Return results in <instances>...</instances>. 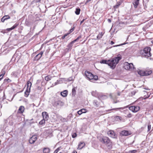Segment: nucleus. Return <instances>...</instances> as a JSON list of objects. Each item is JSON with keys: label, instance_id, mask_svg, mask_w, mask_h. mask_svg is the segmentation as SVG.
I'll return each instance as SVG.
<instances>
[{"label": "nucleus", "instance_id": "60", "mask_svg": "<svg viewBox=\"0 0 153 153\" xmlns=\"http://www.w3.org/2000/svg\"><path fill=\"white\" fill-rule=\"evenodd\" d=\"M63 120H65V119H64L63 118Z\"/></svg>", "mask_w": 153, "mask_h": 153}, {"label": "nucleus", "instance_id": "64", "mask_svg": "<svg viewBox=\"0 0 153 153\" xmlns=\"http://www.w3.org/2000/svg\"><path fill=\"white\" fill-rule=\"evenodd\" d=\"M59 153H62L61 152H60Z\"/></svg>", "mask_w": 153, "mask_h": 153}, {"label": "nucleus", "instance_id": "39", "mask_svg": "<svg viewBox=\"0 0 153 153\" xmlns=\"http://www.w3.org/2000/svg\"><path fill=\"white\" fill-rule=\"evenodd\" d=\"M151 128V126L150 124H149L148 126V131H149L150 130Z\"/></svg>", "mask_w": 153, "mask_h": 153}, {"label": "nucleus", "instance_id": "8", "mask_svg": "<svg viewBox=\"0 0 153 153\" xmlns=\"http://www.w3.org/2000/svg\"><path fill=\"white\" fill-rule=\"evenodd\" d=\"M37 139V136L36 135H33L29 140V142L30 144L33 143Z\"/></svg>", "mask_w": 153, "mask_h": 153}, {"label": "nucleus", "instance_id": "31", "mask_svg": "<svg viewBox=\"0 0 153 153\" xmlns=\"http://www.w3.org/2000/svg\"><path fill=\"white\" fill-rule=\"evenodd\" d=\"M94 105L96 107L99 106V104L97 103V102L96 100H94L93 102Z\"/></svg>", "mask_w": 153, "mask_h": 153}, {"label": "nucleus", "instance_id": "52", "mask_svg": "<svg viewBox=\"0 0 153 153\" xmlns=\"http://www.w3.org/2000/svg\"><path fill=\"white\" fill-rule=\"evenodd\" d=\"M114 44V42H113V41H111V45H113V44Z\"/></svg>", "mask_w": 153, "mask_h": 153}, {"label": "nucleus", "instance_id": "41", "mask_svg": "<svg viewBox=\"0 0 153 153\" xmlns=\"http://www.w3.org/2000/svg\"><path fill=\"white\" fill-rule=\"evenodd\" d=\"M137 92L136 91H134L131 92V94L132 95H135L136 93Z\"/></svg>", "mask_w": 153, "mask_h": 153}, {"label": "nucleus", "instance_id": "18", "mask_svg": "<svg viewBox=\"0 0 153 153\" xmlns=\"http://www.w3.org/2000/svg\"><path fill=\"white\" fill-rule=\"evenodd\" d=\"M50 149L48 148H45L43 150L44 153H49L50 152Z\"/></svg>", "mask_w": 153, "mask_h": 153}, {"label": "nucleus", "instance_id": "20", "mask_svg": "<svg viewBox=\"0 0 153 153\" xmlns=\"http://www.w3.org/2000/svg\"><path fill=\"white\" fill-rule=\"evenodd\" d=\"M24 107L23 106H21L19 108V111L20 113H22L24 112Z\"/></svg>", "mask_w": 153, "mask_h": 153}, {"label": "nucleus", "instance_id": "36", "mask_svg": "<svg viewBox=\"0 0 153 153\" xmlns=\"http://www.w3.org/2000/svg\"><path fill=\"white\" fill-rule=\"evenodd\" d=\"M76 136V133H74L72 134V137L73 138H75Z\"/></svg>", "mask_w": 153, "mask_h": 153}, {"label": "nucleus", "instance_id": "12", "mask_svg": "<svg viewBox=\"0 0 153 153\" xmlns=\"http://www.w3.org/2000/svg\"><path fill=\"white\" fill-rule=\"evenodd\" d=\"M15 119L14 117H11V116L9 117L8 119L10 120L9 123L10 125H13L14 122L15 121Z\"/></svg>", "mask_w": 153, "mask_h": 153}, {"label": "nucleus", "instance_id": "27", "mask_svg": "<svg viewBox=\"0 0 153 153\" xmlns=\"http://www.w3.org/2000/svg\"><path fill=\"white\" fill-rule=\"evenodd\" d=\"M78 39H76L74 40L73 41L71 42L70 44L69 45V46L70 47H71L72 46V44H74L75 42Z\"/></svg>", "mask_w": 153, "mask_h": 153}, {"label": "nucleus", "instance_id": "11", "mask_svg": "<svg viewBox=\"0 0 153 153\" xmlns=\"http://www.w3.org/2000/svg\"><path fill=\"white\" fill-rule=\"evenodd\" d=\"M120 134L123 136H127L130 135L131 132L128 131L124 130L121 131Z\"/></svg>", "mask_w": 153, "mask_h": 153}, {"label": "nucleus", "instance_id": "53", "mask_svg": "<svg viewBox=\"0 0 153 153\" xmlns=\"http://www.w3.org/2000/svg\"><path fill=\"white\" fill-rule=\"evenodd\" d=\"M108 22H110H110H111V20L110 19H108Z\"/></svg>", "mask_w": 153, "mask_h": 153}, {"label": "nucleus", "instance_id": "61", "mask_svg": "<svg viewBox=\"0 0 153 153\" xmlns=\"http://www.w3.org/2000/svg\"><path fill=\"white\" fill-rule=\"evenodd\" d=\"M56 84H57L56 83H56H55V85H56Z\"/></svg>", "mask_w": 153, "mask_h": 153}, {"label": "nucleus", "instance_id": "45", "mask_svg": "<svg viewBox=\"0 0 153 153\" xmlns=\"http://www.w3.org/2000/svg\"><path fill=\"white\" fill-rule=\"evenodd\" d=\"M6 20H5V19H4V18L3 17L1 19V21L2 22H4V21Z\"/></svg>", "mask_w": 153, "mask_h": 153}, {"label": "nucleus", "instance_id": "34", "mask_svg": "<svg viewBox=\"0 0 153 153\" xmlns=\"http://www.w3.org/2000/svg\"><path fill=\"white\" fill-rule=\"evenodd\" d=\"M3 17L4 18V19H5V20H7L10 18V17L8 15L4 16H3Z\"/></svg>", "mask_w": 153, "mask_h": 153}, {"label": "nucleus", "instance_id": "58", "mask_svg": "<svg viewBox=\"0 0 153 153\" xmlns=\"http://www.w3.org/2000/svg\"><path fill=\"white\" fill-rule=\"evenodd\" d=\"M144 94H147V93H146V92L145 91H144Z\"/></svg>", "mask_w": 153, "mask_h": 153}, {"label": "nucleus", "instance_id": "49", "mask_svg": "<svg viewBox=\"0 0 153 153\" xmlns=\"http://www.w3.org/2000/svg\"><path fill=\"white\" fill-rule=\"evenodd\" d=\"M85 19H83L81 22L80 23V25H81L85 21Z\"/></svg>", "mask_w": 153, "mask_h": 153}, {"label": "nucleus", "instance_id": "10", "mask_svg": "<svg viewBox=\"0 0 153 153\" xmlns=\"http://www.w3.org/2000/svg\"><path fill=\"white\" fill-rule=\"evenodd\" d=\"M43 53V51H41L39 53L37 54L34 58V60H39L42 57Z\"/></svg>", "mask_w": 153, "mask_h": 153}, {"label": "nucleus", "instance_id": "25", "mask_svg": "<svg viewBox=\"0 0 153 153\" xmlns=\"http://www.w3.org/2000/svg\"><path fill=\"white\" fill-rule=\"evenodd\" d=\"M103 34L102 33H99L97 36V39H100L101 38Z\"/></svg>", "mask_w": 153, "mask_h": 153}, {"label": "nucleus", "instance_id": "26", "mask_svg": "<svg viewBox=\"0 0 153 153\" xmlns=\"http://www.w3.org/2000/svg\"><path fill=\"white\" fill-rule=\"evenodd\" d=\"M80 9L79 8H76L75 13L76 15H79L80 13Z\"/></svg>", "mask_w": 153, "mask_h": 153}, {"label": "nucleus", "instance_id": "4", "mask_svg": "<svg viewBox=\"0 0 153 153\" xmlns=\"http://www.w3.org/2000/svg\"><path fill=\"white\" fill-rule=\"evenodd\" d=\"M150 48L149 47L145 48H144L142 55L146 57H149L151 56L150 53Z\"/></svg>", "mask_w": 153, "mask_h": 153}, {"label": "nucleus", "instance_id": "40", "mask_svg": "<svg viewBox=\"0 0 153 153\" xmlns=\"http://www.w3.org/2000/svg\"><path fill=\"white\" fill-rule=\"evenodd\" d=\"M137 152V150H133L129 152L130 153H134Z\"/></svg>", "mask_w": 153, "mask_h": 153}, {"label": "nucleus", "instance_id": "14", "mask_svg": "<svg viewBox=\"0 0 153 153\" xmlns=\"http://www.w3.org/2000/svg\"><path fill=\"white\" fill-rule=\"evenodd\" d=\"M85 146V143L83 142H81L78 145V147L77 149H81Z\"/></svg>", "mask_w": 153, "mask_h": 153}, {"label": "nucleus", "instance_id": "46", "mask_svg": "<svg viewBox=\"0 0 153 153\" xmlns=\"http://www.w3.org/2000/svg\"><path fill=\"white\" fill-rule=\"evenodd\" d=\"M132 116V114L131 113H129L127 115V117H128L130 118Z\"/></svg>", "mask_w": 153, "mask_h": 153}, {"label": "nucleus", "instance_id": "2", "mask_svg": "<svg viewBox=\"0 0 153 153\" xmlns=\"http://www.w3.org/2000/svg\"><path fill=\"white\" fill-rule=\"evenodd\" d=\"M99 140L102 143L108 145V146L111 147V142L109 139L107 137H103L99 139Z\"/></svg>", "mask_w": 153, "mask_h": 153}, {"label": "nucleus", "instance_id": "1", "mask_svg": "<svg viewBox=\"0 0 153 153\" xmlns=\"http://www.w3.org/2000/svg\"><path fill=\"white\" fill-rule=\"evenodd\" d=\"M121 58L120 56H118L117 57L112 59L108 60L107 64L112 68H114L116 65Z\"/></svg>", "mask_w": 153, "mask_h": 153}, {"label": "nucleus", "instance_id": "19", "mask_svg": "<svg viewBox=\"0 0 153 153\" xmlns=\"http://www.w3.org/2000/svg\"><path fill=\"white\" fill-rule=\"evenodd\" d=\"M30 91V90L27 89L25 92V96L26 97H28V96L29 94V93Z\"/></svg>", "mask_w": 153, "mask_h": 153}, {"label": "nucleus", "instance_id": "51", "mask_svg": "<svg viewBox=\"0 0 153 153\" xmlns=\"http://www.w3.org/2000/svg\"><path fill=\"white\" fill-rule=\"evenodd\" d=\"M57 104H59V103L62 102H61L60 101H57Z\"/></svg>", "mask_w": 153, "mask_h": 153}, {"label": "nucleus", "instance_id": "57", "mask_svg": "<svg viewBox=\"0 0 153 153\" xmlns=\"http://www.w3.org/2000/svg\"><path fill=\"white\" fill-rule=\"evenodd\" d=\"M73 153H77L76 151H74Z\"/></svg>", "mask_w": 153, "mask_h": 153}, {"label": "nucleus", "instance_id": "35", "mask_svg": "<svg viewBox=\"0 0 153 153\" xmlns=\"http://www.w3.org/2000/svg\"><path fill=\"white\" fill-rule=\"evenodd\" d=\"M123 109V108H113L112 109H111L110 111H111V110H119L120 109Z\"/></svg>", "mask_w": 153, "mask_h": 153}, {"label": "nucleus", "instance_id": "17", "mask_svg": "<svg viewBox=\"0 0 153 153\" xmlns=\"http://www.w3.org/2000/svg\"><path fill=\"white\" fill-rule=\"evenodd\" d=\"M68 94V91L67 90H65L63 91L61 93V94L63 97H66Z\"/></svg>", "mask_w": 153, "mask_h": 153}, {"label": "nucleus", "instance_id": "59", "mask_svg": "<svg viewBox=\"0 0 153 153\" xmlns=\"http://www.w3.org/2000/svg\"><path fill=\"white\" fill-rule=\"evenodd\" d=\"M93 93H94V92H93L92 93V95H93Z\"/></svg>", "mask_w": 153, "mask_h": 153}, {"label": "nucleus", "instance_id": "33", "mask_svg": "<svg viewBox=\"0 0 153 153\" xmlns=\"http://www.w3.org/2000/svg\"><path fill=\"white\" fill-rule=\"evenodd\" d=\"M45 120L43 119V120H42L41 121L39 122V123L40 125H42L43 124L45 123Z\"/></svg>", "mask_w": 153, "mask_h": 153}, {"label": "nucleus", "instance_id": "16", "mask_svg": "<svg viewBox=\"0 0 153 153\" xmlns=\"http://www.w3.org/2000/svg\"><path fill=\"white\" fill-rule=\"evenodd\" d=\"M18 25V24L17 23H16L13 26L10 28H8L7 29V30L8 31H10L14 29H15L16 27H17V26Z\"/></svg>", "mask_w": 153, "mask_h": 153}, {"label": "nucleus", "instance_id": "22", "mask_svg": "<svg viewBox=\"0 0 153 153\" xmlns=\"http://www.w3.org/2000/svg\"><path fill=\"white\" fill-rule=\"evenodd\" d=\"M27 88L28 89H30V87L32 85L30 81H28L27 82Z\"/></svg>", "mask_w": 153, "mask_h": 153}, {"label": "nucleus", "instance_id": "32", "mask_svg": "<svg viewBox=\"0 0 153 153\" xmlns=\"http://www.w3.org/2000/svg\"><path fill=\"white\" fill-rule=\"evenodd\" d=\"M97 79H98L97 76H96V75L94 76L93 75V78H92V79H91V80H92V81H91L93 82V80H95Z\"/></svg>", "mask_w": 153, "mask_h": 153}, {"label": "nucleus", "instance_id": "56", "mask_svg": "<svg viewBox=\"0 0 153 153\" xmlns=\"http://www.w3.org/2000/svg\"><path fill=\"white\" fill-rule=\"evenodd\" d=\"M91 0H87V1H86V3H87L88 2H89V1H91Z\"/></svg>", "mask_w": 153, "mask_h": 153}, {"label": "nucleus", "instance_id": "63", "mask_svg": "<svg viewBox=\"0 0 153 153\" xmlns=\"http://www.w3.org/2000/svg\"><path fill=\"white\" fill-rule=\"evenodd\" d=\"M152 43L153 44V42H152Z\"/></svg>", "mask_w": 153, "mask_h": 153}, {"label": "nucleus", "instance_id": "42", "mask_svg": "<svg viewBox=\"0 0 153 153\" xmlns=\"http://www.w3.org/2000/svg\"><path fill=\"white\" fill-rule=\"evenodd\" d=\"M73 80V77H70L68 79V80L69 81H72Z\"/></svg>", "mask_w": 153, "mask_h": 153}, {"label": "nucleus", "instance_id": "48", "mask_svg": "<svg viewBox=\"0 0 153 153\" xmlns=\"http://www.w3.org/2000/svg\"><path fill=\"white\" fill-rule=\"evenodd\" d=\"M59 151L58 149H56L54 152L53 153H57Z\"/></svg>", "mask_w": 153, "mask_h": 153}, {"label": "nucleus", "instance_id": "15", "mask_svg": "<svg viewBox=\"0 0 153 153\" xmlns=\"http://www.w3.org/2000/svg\"><path fill=\"white\" fill-rule=\"evenodd\" d=\"M86 110L85 109H81L78 111L77 113L81 115L83 113H85L86 112Z\"/></svg>", "mask_w": 153, "mask_h": 153}, {"label": "nucleus", "instance_id": "3", "mask_svg": "<svg viewBox=\"0 0 153 153\" xmlns=\"http://www.w3.org/2000/svg\"><path fill=\"white\" fill-rule=\"evenodd\" d=\"M124 68L126 70L131 71L134 70V67L133 63H129L128 62H125L124 63Z\"/></svg>", "mask_w": 153, "mask_h": 153}, {"label": "nucleus", "instance_id": "38", "mask_svg": "<svg viewBox=\"0 0 153 153\" xmlns=\"http://www.w3.org/2000/svg\"><path fill=\"white\" fill-rule=\"evenodd\" d=\"M69 34V33H67V34H65V35H64V36H63L62 37V39H65V37Z\"/></svg>", "mask_w": 153, "mask_h": 153}, {"label": "nucleus", "instance_id": "55", "mask_svg": "<svg viewBox=\"0 0 153 153\" xmlns=\"http://www.w3.org/2000/svg\"><path fill=\"white\" fill-rule=\"evenodd\" d=\"M117 95H118V96H120V92H118L117 93Z\"/></svg>", "mask_w": 153, "mask_h": 153}, {"label": "nucleus", "instance_id": "5", "mask_svg": "<svg viewBox=\"0 0 153 153\" xmlns=\"http://www.w3.org/2000/svg\"><path fill=\"white\" fill-rule=\"evenodd\" d=\"M152 73V71L151 70L140 71L138 72V74L142 76H147L150 74Z\"/></svg>", "mask_w": 153, "mask_h": 153}, {"label": "nucleus", "instance_id": "28", "mask_svg": "<svg viewBox=\"0 0 153 153\" xmlns=\"http://www.w3.org/2000/svg\"><path fill=\"white\" fill-rule=\"evenodd\" d=\"M121 3L120 2H117V4L114 6V8L115 9L117 8L121 4Z\"/></svg>", "mask_w": 153, "mask_h": 153}, {"label": "nucleus", "instance_id": "47", "mask_svg": "<svg viewBox=\"0 0 153 153\" xmlns=\"http://www.w3.org/2000/svg\"><path fill=\"white\" fill-rule=\"evenodd\" d=\"M149 96H150V95L148 96H146V95H145L144 96V98H143V99H145L146 98H147L149 97Z\"/></svg>", "mask_w": 153, "mask_h": 153}, {"label": "nucleus", "instance_id": "44", "mask_svg": "<svg viewBox=\"0 0 153 153\" xmlns=\"http://www.w3.org/2000/svg\"><path fill=\"white\" fill-rule=\"evenodd\" d=\"M124 44H125L124 43H123V44H120V45H114V46H113V47H117V46H121V45H124Z\"/></svg>", "mask_w": 153, "mask_h": 153}, {"label": "nucleus", "instance_id": "21", "mask_svg": "<svg viewBox=\"0 0 153 153\" xmlns=\"http://www.w3.org/2000/svg\"><path fill=\"white\" fill-rule=\"evenodd\" d=\"M139 0H136L133 3L135 8H137V6L139 4Z\"/></svg>", "mask_w": 153, "mask_h": 153}, {"label": "nucleus", "instance_id": "54", "mask_svg": "<svg viewBox=\"0 0 153 153\" xmlns=\"http://www.w3.org/2000/svg\"><path fill=\"white\" fill-rule=\"evenodd\" d=\"M81 36H79L77 38V39L78 40L79 39H80L81 38Z\"/></svg>", "mask_w": 153, "mask_h": 153}, {"label": "nucleus", "instance_id": "29", "mask_svg": "<svg viewBox=\"0 0 153 153\" xmlns=\"http://www.w3.org/2000/svg\"><path fill=\"white\" fill-rule=\"evenodd\" d=\"M100 63L102 64H107L108 60H102L100 61Z\"/></svg>", "mask_w": 153, "mask_h": 153}, {"label": "nucleus", "instance_id": "37", "mask_svg": "<svg viewBox=\"0 0 153 153\" xmlns=\"http://www.w3.org/2000/svg\"><path fill=\"white\" fill-rule=\"evenodd\" d=\"M74 27H73V28H72L70 30H69V32L68 33H71V32H72L74 30Z\"/></svg>", "mask_w": 153, "mask_h": 153}, {"label": "nucleus", "instance_id": "43", "mask_svg": "<svg viewBox=\"0 0 153 153\" xmlns=\"http://www.w3.org/2000/svg\"><path fill=\"white\" fill-rule=\"evenodd\" d=\"M116 119L117 120H121V117H120L119 116H117L116 117Z\"/></svg>", "mask_w": 153, "mask_h": 153}, {"label": "nucleus", "instance_id": "24", "mask_svg": "<svg viewBox=\"0 0 153 153\" xmlns=\"http://www.w3.org/2000/svg\"><path fill=\"white\" fill-rule=\"evenodd\" d=\"M72 96H74L76 94V91L75 88H73L72 90Z\"/></svg>", "mask_w": 153, "mask_h": 153}, {"label": "nucleus", "instance_id": "50", "mask_svg": "<svg viewBox=\"0 0 153 153\" xmlns=\"http://www.w3.org/2000/svg\"><path fill=\"white\" fill-rule=\"evenodd\" d=\"M113 94H110V96L111 97V98H113Z\"/></svg>", "mask_w": 153, "mask_h": 153}, {"label": "nucleus", "instance_id": "13", "mask_svg": "<svg viewBox=\"0 0 153 153\" xmlns=\"http://www.w3.org/2000/svg\"><path fill=\"white\" fill-rule=\"evenodd\" d=\"M42 115L43 119L45 120H47L49 118L48 113L46 112H43L42 113Z\"/></svg>", "mask_w": 153, "mask_h": 153}, {"label": "nucleus", "instance_id": "23", "mask_svg": "<svg viewBox=\"0 0 153 153\" xmlns=\"http://www.w3.org/2000/svg\"><path fill=\"white\" fill-rule=\"evenodd\" d=\"M2 74L0 75V80L2 78L4 75L5 73V71L4 69H2L1 71Z\"/></svg>", "mask_w": 153, "mask_h": 153}, {"label": "nucleus", "instance_id": "7", "mask_svg": "<svg viewBox=\"0 0 153 153\" xmlns=\"http://www.w3.org/2000/svg\"><path fill=\"white\" fill-rule=\"evenodd\" d=\"M85 75L87 78L89 80H91L93 78V74L91 73L88 71H85Z\"/></svg>", "mask_w": 153, "mask_h": 153}, {"label": "nucleus", "instance_id": "9", "mask_svg": "<svg viewBox=\"0 0 153 153\" xmlns=\"http://www.w3.org/2000/svg\"><path fill=\"white\" fill-rule=\"evenodd\" d=\"M108 134L110 137L113 138H115L116 137L115 133L112 130H110L108 131Z\"/></svg>", "mask_w": 153, "mask_h": 153}, {"label": "nucleus", "instance_id": "6", "mask_svg": "<svg viewBox=\"0 0 153 153\" xmlns=\"http://www.w3.org/2000/svg\"><path fill=\"white\" fill-rule=\"evenodd\" d=\"M129 109L133 112H136L139 110L140 107L138 106H130Z\"/></svg>", "mask_w": 153, "mask_h": 153}, {"label": "nucleus", "instance_id": "62", "mask_svg": "<svg viewBox=\"0 0 153 153\" xmlns=\"http://www.w3.org/2000/svg\"><path fill=\"white\" fill-rule=\"evenodd\" d=\"M40 0H38V1H40Z\"/></svg>", "mask_w": 153, "mask_h": 153}, {"label": "nucleus", "instance_id": "30", "mask_svg": "<svg viewBox=\"0 0 153 153\" xmlns=\"http://www.w3.org/2000/svg\"><path fill=\"white\" fill-rule=\"evenodd\" d=\"M51 77L50 76H46L45 78V79L46 81H49L51 79Z\"/></svg>", "mask_w": 153, "mask_h": 153}]
</instances>
